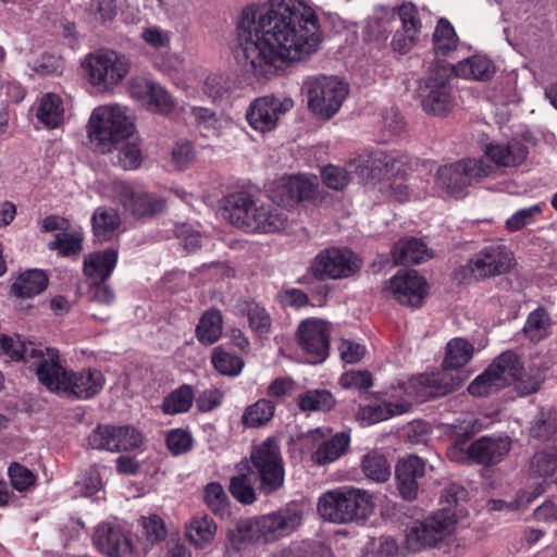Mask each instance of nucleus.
Listing matches in <instances>:
<instances>
[{
	"label": "nucleus",
	"mask_w": 557,
	"mask_h": 557,
	"mask_svg": "<svg viewBox=\"0 0 557 557\" xmlns=\"http://www.w3.org/2000/svg\"><path fill=\"white\" fill-rule=\"evenodd\" d=\"M237 35H317L320 21L312 8L299 0L250 3L239 13Z\"/></svg>",
	"instance_id": "nucleus-1"
},
{
	"label": "nucleus",
	"mask_w": 557,
	"mask_h": 557,
	"mask_svg": "<svg viewBox=\"0 0 557 557\" xmlns=\"http://www.w3.org/2000/svg\"><path fill=\"white\" fill-rule=\"evenodd\" d=\"M323 37H244L235 49L237 63L256 76H264L280 64H293L318 52Z\"/></svg>",
	"instance_id": "nucleus-2"
},
{
	"label": "nucleus",
	"mask_w": 557,
	"mask_h": 557,
	"mask_svg": "<svg viewBox=\"0 0 557 557\" xmlns=\"http://www.w3.org/2000/svg\"><path fill=\"white\" fill-rule=\"evenodd\" d=\"M0 356L7 357L8 361H24L49 391L55 393L70 391V376L59 363L55 349L25 342L17 334L13 336L0 334Z\"/></svg>",
	"instance_id": "nucleus-3"
},
{
	"label": "nucleus",
	"mask_w": 557,
	"mask_h": 557,
	"mask_svg": "<svg viewBox=\"0 0 557 557\" xmlns=\"http://www.w3.org/2000/svg\"><path fill=\"white\" fill-rule=\"evenodd\" d=\"M375 504L367 491L339 486L323 493L318 500V512L325 521L345 524L368 519Z\"/></svg>",
	"instance_id": "nucleus-4"
},
{
	"label": "nucleus",
	"mask_w": 557,
	"mask_h": 557,
	"mask_svg": "<svg viewBox=\"0 0 557 557\" xmlns=\"http://www.w3.org/2000/svg\"><path fill=\"white\" fill-rule=\"evenodd\" d=\"M128 109L119 103L95 108L89 119V138L95 149L101 153L113 152V148L135 132Z\"/></svg>",
	"instance_id": "nucleus-5"
},
{
	"label": "nucleus",
	"mask_w": 557,
	"mask_h": 557,
	"mask_svg": "<svg viewBox=\"0 0 557 557\" xmlns=\"http://www.w3.org/2000/svg\"><path fill=\"white\" fill-rule=\"evenodd\" d=\"M433 396L429 377L420 375L393 388L389 400L361 407L360 418L368 424L379 423L410 411L412 401H425Z\"/></svg>",
	"instance_id": "nucleus-6"
},
{
	"label": "nucleus",
	"mask_w": 557,
	"mask_h": 557,
	"mask_svg": "<svg viewBox=\"0 0 557 557\" xmlns=\"http://www.w3.org/2000/svg\"><path fill=\"white\" fill-rule=\"evenodd\" d=\"M308 109L320 120L332 119L349 95V84L337 77L318 75L304 82Z\"/></svg>",
	"instance_id": "nucleus-7"
},
{
	"label": "nucleus",
	"mask_w": 557,
	"mask_h": 557,
	"mask_svg": "<svg viewBox=\"0 0 557 557\" xmlns=\"http://www.w3.org/2000/svg\"><path fill=\"white\" fill-rule=\"evenodd\" d=\"M88 82L99 91H112L131 71V60L123 53L111 49H100L89 53L84 63Z\"/></svg>",
	"instance_id": "nucleus-8"
},
{
	"label": "nucleus",
	"mask_w": 557,
	"mask_h": 557,
	"mask_svg": "<svg viewBox=\"0 0 557 557\" xmlns=\"http://www.w3.org/2000/svg\"><path fill=\"white\" fill-rule=\"evenodd\" d=\"M457 524V512L441 509L407 528L405 545L408 552L419 553L435 547L450 535Z\"/></svg>",
	"instance_id": "nucleus-9"
},
{
	"label": "nucleus",
	"mask_w": 557,
	"mask_h": 557,
	"mask_svg": "<svg viewBox=\"0 0 557 557\" xmlns=\"http://www.w3.org/2000/svg\"><path fill=\"white\" fill-rule=\"evenodd\" d=\"M250 460L260 481L261 492L269 495L283 486L285 470L280 446L274 437H268L256 446L250 454Z\"/></svg>",
	"instance_id": "nucleus-10"
},
{
	"label": "nucleus",
	"mask_w": 557,
	"mask_h": 557,
	"mask_svg": "<svg viewBox=\"0 0 557 557\" xmlns=\"http://www.w3.org/2000/svg\"><path fill=\"white\" fill-rule=\"evenodd\" d=\"M494 168L483 159H467L441 166L435 184L447 195L457 196L469 185L492 175Z\"/></svg>",
	"instance_id": "nucleus-11"
},
{
	"label": "nucleus",
	"mask_w": 557,
	"mask_h": 557,
	"mask_svg": "<svg viewBox=\"0 0 557 557\" xmlns=\"http://www.w3.org/2000/svg\"><path fill=\"white\" fill-rule=\"evenodd\" d=\"M450 72L445 66H437L420 81L419 97L422 109L428 114L444 116L453 110Z\"/></svg>",
	"instance_id": "nucleus-12"
},
{
	"label": "nucleus",
	"mask_w": 557,
	"mask_h": 557,
	"mask_svg": "<svg viewBox=\"0 0 557 557\" xmlns=\"http://www.w3.org/2000/svg\"><path fill=\"white\" fill-rule=\"evenodd\" d=\"M522 370V363L513 351L500 354L495 361L468 387L473 396H487L513 383Z\"/></svg>",
	"instance_id": "nucleus-13"
},
{
	"label": "nucleus",
	"mask_w": 557,
	"mask_h": 557,
	"mask_svg": "<svg viewBox=\"0 0 557 557\" xmlns=\"http://www.w3.org/2000/svg\"><path fill=\"white\" fill-rule=\"evenodd\" d=\"M87 446L110 453L134 451L144 443L139 429L131 424H98L87 436Z\"/></svg>",
	"instance_id": "nucleus-14"
},
{
	"label": "nucleus",
	"mask_w": 557,
	"mask_h": 557,
	"mask_svg": "<svg viewBox=\"0 0 557 557\" xmlns=\"http://www.w3.org/2000/svg\"><path fill=\"white\" fill-rule=\"evenodd\" d=\"M362 267V261L347 248H326L311 261L309 270L318 280H342L355 275Z\"/></svg>",
	"instance_id": "nucleus-15"
},
{
	"label": "nucleus",
	"mask_w": 557,
	"mask_h": 557,
	"mask_svg": "<svg viewBox=\"0 0 557 557\" xmlns=\"http://www.w3.org/2000/svg\"><path fill=\"white\" fill-rule=\"evenodd\" d=\"M330 336L329 322L319 318L302 320L295 333L297 346L310 364L322 363L329 357Z\"/></svg>",
	"instance_id": "nucleus-16"
},
{
	"label": "nucleus",
	"mask_w": 557,
	"mask_h": 557,
	"mask_svg": "<svg viewBox=\"0 0 557 557\" xmlns=\"http://www.w3.org/2000/svg\"><path fill=\"white\" fill-rule=\"evenodd\" d=\"M131 97L147 111L169 115L175 108V101L170 92L156 81L145 76H134L128 82Z\"/></svg>",
	"instance_id": "nucleus-17"
},
{
	"label": "nucleus",
	"mask_w": 557,
	"mask_h": 557,
	"mask_svg": "<svg viewBox=\"0 0 557 557\" xmlns=\"http://www.w3.org/2000/svg\"><path fill=\"white\" fill-rule=\"evenodd\" d=\"M294 107L292 98L263 96L255 99L246 111V120L250 127L260 133L273 131L280 117Z\"/></svg>",
	"instance_id": "nucleus-18"
},
{
	"label": "nucleus",
	"mask_w": 557,
	"mask_h": 557,
	"mask_svg": "<svg viewBox=\"0 0 557 557\" xmlns=\"http://www.w3.org/2000/svg\"><path fill=\"white\" fill-rule=\"evenodd\" d=\"M513 261V255L506 246L491 245L479 250L469 260L468 268L475 278L484 280L507 273Z\"/></svg>",
	"instance_id": "nucleus-19"
},
{
	"label": "nucleus",
	"mask_w": 557,
	"mask_h": 557,
	"mask_svg": "<svg viewBox=\"0 0 557 557\" xmlns=\"http://www.w3.org/2000/svg\"><path fill=\"white\" fill-rule=\"evenodd\" d=\"M383 293L403 305L418 307L426 295V282L414 270H400L384 283Z\"/></svg>",
	"instance_id": "nucleus-20"
},
{
	"label": "nucleus",
	"mask_w": 557,
	"mask_h": 557,
	"mask_svg": "<svg viewBox=\"0 0 557 557\" xmlns=\"http://www.w3.org/2000/svg\"><path fill=\"white\" fill-rule=\"evenodd\" d=\"M317 180L306 175H288L275 181L271 189L272 199L278 206L293 208L315 196Z\"/></svg>",
	"instance_id": "nucleus-21"
},
{
	"label": "nucleus",
	"mask_w": 557,
	"mask_h": 557,
	"mask_svg": "<svg viewBox=\"0 0 557 557\" xmlns=\"http://www.w3.org/2000/svg\"><path fill=\"white\" fill-rule=\"evenodd\" d=\"M366 164L359 165L358 176L360 180H382V178H405L407 176V157L403 154H392L382 150L372 152L364 161Z\"/></svg>",
	"instance_id": "nucleus-22"
},
{
	"label": "nucleus",
	"mask_w": 557,
	"mask_h": 557,
	"mask_svg": "<svg viewBox=\"0 0 557 557\" xmlns=\"http://www.w3.org/2000/svg\"><path fill=\"white\" fill-rule=\"evenodd\" d=\"M92 541L109 557H140L139 548L134 545L129 534L117 525L110 523L98 525Z\"/></svg>",
	"instance_id": "nucleus-23"
},
{
	"label": "nucleus",
	"mask_w": 557,
	"mask_h": 557,
	"mask_svg": "<svg viewBox=\"0 0 557 557\" xmlns=\"http://www.w3.org/2000/svg\"><path fill=\"white\" fill-rule=\"evenodd\" d=\"M329 429L317 428L308 433L312 441L318 443L311 454V461L317 466H326L335 462L344 456L350 446V435L347 432H338L331 437Z\"/></svg>",
	"instance_id": "nucleus-24"
},
{
	"label": "nucleus",
	"mask_w": 557,
	"mask_h": 557,
	"mask_svg": "<svg viewBox=\"0 0 557 557\" xmlns=\"http://www.w3.org/2000/svg\"><path fill=\"white\" fill-rule=\"evenodd\" d=\"M258 518L262 544L272 543L290 535L302 522L301 513L292 508L281 509Z\"/></svg>",
	"instance_id": "nucleus-25"
},
{
	"label": "nucleus",
	"mask_w": 557,
	"mask_h": 557,
	"mask_svg": "<svg viewBox=\"0 0 557 557\" xmlns=\"http://www.w3.org/2000/svg\"><path fill=\"white\" fill-rule=\"evenodd\" d=\"M247 233H274L285 227L287 215L272 202L258 201L252 218L246 220Z\"/></svg>",
	"instance_id": "nucleus-26"
},
{
	"label": "nucleus",
	"mask_w": 557,
	"mask_h": 557,
	"mask_svg": "<svg viewBox=\"0 0 557 557\" xmlns=\"http://www.w3.org/2000/svg\"><path fill=\"white\" fill-rule=\"evenodd\" d=\"M425 462L411 455L398 461L396 481L399 494L406 500H413L418 495V480L425 474Z\"/></svg>",
	"instance_id": "nucleus-27"
},
{
	"label": "nucleus",
	"mask_w": 557,
	"mask_h": 557,
	"mask_svg": "<svg viewBox=\"0 0 557 557\" xmlns=\"http://www.w3.org/2000/svg\"><path fill=\"white\" fill-rule=\"evenodd\" d=\"M119 199L126 210L139 218L153 215L165 207V202L161 197L146 191H135L127 184L121 185Z\"/></svg>",
	"instance_id": "nucleus-28"
},
{
	"label": "nucleus",
	"mask_w": 557,
	"mask_h": 557,
	"mask_svg": "<svg viewBox=\"0 0 557 557\" xmlns=\"http://www.w3.org/2000/svg\"><path fill=\"white\" fill-rule=\"evenodd\" d=\"M511 449V440L507 435L482 436L471 443L472 461L483 466L500 462Z\"/></svg>",
	"instance_id": "nucleus-29"
},
{
	"label": "nucleus",
	"mask_w": 557,
	"mask_h": 557,
	"mask_svg": "<svg viewBox=\"0 0 557 557\" xmlns=\"http://www.w3.org/2000/svg\"><path fill=\"white\" fill-rule=\"evenodd\" d=\"M529 471L531 478L542 479V483H533L536 485V493L533 494L536 497L544 492V483H557V445L554 443L536 451L531 460Z\"/></svg>",
	"instance_id": "nucleus-30"
},
{
	"label": "nucleus",
	"mask_w": 557,
	"mask_h": 557,
	"mask_svg": "<svg viewBox=\"0 0 557 557\" xmlns=\"http://www.w3.org/2000/svg\"><path fill=\"white\" fill-rule=\"evenodd\" d=\"M258 201L247 191L232 193L224 198L222 214L231 224L245 231L246 220L252 218Z\"/></svg>",
	"instance_id": "nucleus-31"
},
{
	"label": "nucleus",
	"mask_w": 557,
	"mask_h": 557,
	"mask_svg": "<svg viewBox=\"0 0 557 557\" xmlns=\"http://www.w3.org/2000/svg\"><path fill=\"white\" fill-rule=\"evenodd\" d=\"M117 258V250L113 248L88 253L83 267L86 281H108L116 267Z\"/></svg>",
	"instance_id": "nucleus-32"
},
{
	"label": "nucleus",
	"mask_w": 557,
	"mask_h": 557,
	"mask_svg": "<svg viewBox=\"0 0 557 557\" xmlns=\"http://www.w3.org/2000/svg\"><path fill=\"white\" fill-rule=\"evenodd\" d=\"M485 154L498 166H517L525 160L528 149L519 140L491 143L485 148Z\"/></svg>",
	"instance_id": "nucleus-33"
},
{
	"label": "nucleus",
	"mask_w": 557,
	"mask_h": 557,
	"mask_svg": "<svg viewBox=\"0 0 557 557\" xmlns=\"http://www.w3.org/2000/svg\"><path fill=\"white\" fill-rule=\"evenodd\" d=\"M218 524L206 513L194 516L185 525V535L196 548H206L215 539Z\"/></svg>",
	"instance_id": "nucleus-34"
},
{
	"label": "nucleus",
	"mask_w": 557,
	"mask_h": 557,
	"mask_svg": "<svg viewBox=\"0 0 557 557\" xmlns=\"http://www.w3.org/2000/svg\"><path fill=\"white\" fill-rule=\"evenodd\" d=\"M453 70L458 77L481 82L491 79L496 72L493 61L484 54L466 58L459 61Z\"/></svg>",
	"instance_id": "nucleus-35"
},
{
	"label": "nucleus",
	"mask_w": 557,
	"mask_h": 557,
	"mask_svg": "<svg viewBox=\"0 0 557 557\" xmlns=\"http://www.w3.org/2000/svg\"><path fill=\"white\" fill-rule=\"evenodd\" d=\"M432 258L426 245L417 238H406L397 242L393 249V259L399 263H421Z\"/></svg>",
	"instance_id": "nucleus-36"
},
{
	"label": "nucleus",
	"mask_w": 557,
	"mask_h": 557,
	"mask_svg": "<svg viewBox=\"0 0 557 557\" xmlns=\"http://www.w3.org/2000/svg\"><path fill=\"white\" fill-rule=\"evenodd\" d=\"M48 285L47 275L40 270H28L18 275L11 286L17 298H32L42 293Z\"/></svg>",
	"instance_id": "nucleus-37"
},
{
	"label": "nucleus",
	"mask_w": 557,
	"mask_h": 557,
	"mask_svg": "<svg viewBox=\"0 0 557 557\" xmlns=\"http://www.w3.org/2000/svg\"><path fill=\"white\" fill-rule=\"evenodd\" d=\"M228 539L237 549L250 544H262L259 518H247L237 521L234 529L230 530Z\"/></svg>",
	"instance_id": "nucleus-38"
},
{
	"label": "nucleus",
	"mask_w": 557,
	"mask_h": 557,
	"mask_svg": "<svg viewBox=\"0 0 557 557\" xmlns=\"http://www.w3.org/2000/svg\"><path fill=\"white\" fill-rule=\"evenodd\" d=\"M91 222L95 237L99 242H107L119 228L121 219L115 209L99 207L95 210Z\"/></svg>",
	"instance_id": "nucleus-39"
},
{
	"label": "nucleus",
	"mask_w": 557,
	"mask_h": 557,
	"mask_svg": "<svg viewBox=\"0 0 557 557\" xmlns=\"http://www.w3.org/2000/svg\"><path fill=\"white\" fill-rule=\"evenodd\" d=\"M104 384V377L98 370H87L72 375V396L88 399L97 395Z\"/></svg>",
	"instance_id": "nucleus-40"
},
{
	"label": "nucleus",
	"mask_w": 557,
	"mask_h": 557,
	"mask_svg": "<svg viewBox=\"0 0 557 557\" xmlns=\"http://www.w3.org/2000/svg\"><path fill=\"white\" fill-rule=\"evenodd\" d=\"M335 403V397L327 389H308L297 397L298 408L305 413L330 411Z\"/></svg>",
	"instance_id": "nucleus-41"
},
{
	"label": "nucleus",
	"mask_w": 557,
	"mask_h": 557,
	"mask_svg": "<svg viewBox=\"0 0 557 557\" xmlns=\"http://www.w3.org/2000/svg\"><path fill=\"white\" fill-rule=\"evenodd\" d=\"M62 99L52 92L42 96L36 111V117L48 128H55L63 122Z\"/></svg>",
	"instance_id": "nucleus-42"
},
{
	"label": "nucleus",
	"mask_w": 557,
	"mask_h": 557,
	"mask_svg": "<svg viewBox=\"0 0 557 557\" xmlns=\"http://www.w3.org/2000/svg\"><path fill=\"white\" fill-rule=\"evenodd\" d=\"M275 409L270 399L260 398L245 408L240 422L245 428H261L273 419Z\"/></svg>",
	"instance_id": "nucleus-43"
},
{
	"label": "nucleus",
	"mask_w": 557,
	"mask_h": 557,
	"mask_svg": "<svg viewBox=\"0 0 557 557\" xmlns=\"http://www.w3.org/2000/svg\"><path fill=\"white\" fill-rule=\"evenodd\" d=\"M473 346L461 337L450 339L446 345V355L443 361V368L446 370H457L465 367L473 357Z\"/></svg>",
	"instance_id": "nucleus-44"
},
{
	"label": "nucleus",
	"mask_w": 557,
	"mask_h": 557,
	"mask_svg": "<svg viewBox=\"0 0 557 557\" xmlns=\"http://www.w3.org/2000/svg\"><path fill=\"white\" fill-rule=\"evenodd\" d=\"M222 313L218 309L206 311L196 327L197 339L203 345H212L222 335Z\"/></svg>",
	"instance_id": "nucleus-45"
},
{
	"label": "nucleus",
	"mask_w": 557,
	"mask_h": 557,
	"mask_svg": "<svg viewBox=\"0 0 557 557\" xmlns=\"http://www.w3.org/2000/svg\"><path fill=\"white\" fill-rule=\"evenodd\" d=\"M550 329L552 321L548 312L543 308H537L528 315L523 333L530 342L539 343L550 334Z\"/></svg>",
	"instance_id": "nucleus-46"
},
{
	"label": "nucleus",
	"mask_w": 557,
	"mask_h": 557,
	"mask_svg": "<svg viewBox=\"0 0 557 557\" xmlns=\"http://www.w3.org/2000/svg\"><path fill=\"white\" fill-rule=\"evenodd\" d=\"M257 478L258 476L251 469L234 475L230 482V492L232 496L243 505L253 504L257 500V495L252 483Z\"/></svg>",
	"instance_id": "nucleus-47"
},
{
	"label": "nucleus",
	"mask_w": 557,
	"mask_h": 557,
	"mask_svg": "<svg viewBox=\"0 0 557 557\" xmlns=\"http://www.w3.org/2000/svg\"><path fill=\"white\" fill-rule=\"evenodd\" d=\"M361 468L364 475L374 482H386L392 474L386 457L376 450L363 456Z\"/></svg>",
	"instance_id": "nucleus-48"
},
{
	"label": "nucleus",
	"mask_w": 557,
	"mask_h": 557,
	"mask_svg": "<svg viewBox=\"0 0 557 557\" xmlns=\"http://www.w3.org/2000/svg\"><path fill=\"white\" fill-rule=\"evenodd\" d=\"M195 394L190 385L184 384L172 391L162 403V410L166 414L187 412L194 403Z\"/></svg>",
	"instance_id": "nucleus-49"
},
{
	"label": "nucleus",
	"mask_w": 557,
	"mask_h": 557,
	"mask_svg": "<svg viewBox=\"0 0 557 557\" xmlns=\"http://www.w3.org/2000/svg\"><path fill=\"white\" fill-rule=\"evenodd\" d=\"M113 163L123 170H136L143 161L141 149L136 140L125 139L113 148Z\"/></svg>",
	"instance_id": "nucleus-50"
},
{
	"label": "nucleus",
	"mask_w": 557,
	"mask_h": 557,
	"mask_svg": "<svg viewBox=\"0 0 557 557\" xmlns=\"http://www.w3.org/2000/svg\"><path fill=\"white\" fill-rule=\"evenodd\" d=\"M41 227L44 232L63 231L57 234L55 239L49 243L48 247L51 250H58L63 257L70 256V234L65 232L67 221L58 215H49L42 220Z\"/></svg>",
	"instance_id": "nucleus-51"
},
{
	"label": "nucleus",
	"mask_w": 557,
	"mask_h": 557,
	"mask_svg": "<svg viewBox=\"0 0 557 557\" xmlns=\"http://www.w3.org/2000/svg\"><path fill=\"white\" fill-rule=\"evenodd\" d=\"M545 380L544 370L536 366L523 368L515 379V388L521 396L536 393Z\"/></svg>",
	"instance_id": "nucleus-52"
},
{
	"label": "nucleus",
	"mask_w": 557,
	"mask_h": 557,
	"mask_svg": "<svg viewBox=\"0 0 557 557\" xmlns=\"http://www.w3.org/2000/svg\"><path fill=\"white\" fill-rule=\"evenodd\" d=\"M79 292L88 301L101 306H111L115 301V293L107 281H85Z\"/></svg>",
	"instance_id": "nucleus-53"
},
{
	"label": "nucleus",
	"mask_w": 557,
	"mask_h": 557,
	"mask_svg": "<svg viewBox=\"0 0 557 557\" xmlns=\"http://www.w3.org/2000/svg\"><path fill=\"white\" fill-rule=\"evenodd\" d=\"M203 500L214 515L221 518L230 516L228 497L220 483L212 482L206 485Z\"/></svg>",
	"instance_id": "nucleus-54"
},
{
	"label": "nucleus",
	"mask_w": 557,
	"mask_h": 557,
	"mask_svg": "<svg viewBox=\"0 0 557 557\" xmlns=\"http://www.w3.org/2000/svg\"><path fill=\"white\" fill-rule=\"evenodd\" d=\"M141 547L139 552L146 553L152 545L164 540L166 530L163 520L159 516H150L141 520Z\"/></svg>",
	"instance_id": "nucleus-55"
},
{
	"label": "nucleus",
	"mask_w": 557,
	"mask_h": 557,
	"mask_svg": "<svg viewBox=\"0 0 557 557\" xmlns=\"http://www.w3.org/2000/svg\"><path fill=\"white\" fill-rule=\"evenodd\" d=\"M211 361L214 369L222 375L237 376L244 368V360L240 357L224 350L222 347L213 349Z\"/></svg>",
	"instance_id": "nucleus-56"
},
{
	"label": "nucleus",
	"mask_w": 557,
	"mask_h": 557,
	"mask_svg": "<svg viewBox=\"0 0 557 557\" xmlns=\"http://www.w3.org/2000/svg\"><path fill=\"white\" fill-rule=\"evenodd\" d=\"M348 168L349 170L335 165L323 168L321 171L323 183L327 187L336 190L344 189L351 181L350 174L352 173V170H355L356 174L358 175L359 165H357L356 161L350 162Z\"/></svg>",
	"instance_id": "nucleus-57"
},
{
	"label": "nucleus",
	"mask_w": 557,
	"mask_h": 557,
	"mask_svg": "<svg viewBox=\"0 0 557 557\" xmlns=\"http://www.w3.org/2000/svg\"><path fill=\"white\" fill-rule=\"evenodd\" d=\"M245 311L250 329L258 335H268L271 331L272 320L268 311L253 301L246 304Z\"/></svg>",
	"instance_id": "nucleus-58"
},
{
	"label": "nucleus",
	"mask_w": 557,
	"mask_h": 557,
	"mask_svg": "<svg viewBox=\"0 0 557 557\" xmlns=\"http://www.w3.org/2000/svg\"><path fill=\"white\" fill-rule=\"evenodd\" d=\"M542 205H533L529 208H523L516 211L506 221V227L510 232H517L522 230L524 226L533 224L537 218L542 214Z\"/></svg>",
	"instance_id": "nucleus-59"
},
{
	"label": "nucleus",
	"mask_w": 557,
	"mask_h": 557,
	"mask_svg": "<svg viewBox=\"0 0 557 557\" xmlns=\"http://www.w3.org/2000/svg\"><path fill=\"white\" fill-rule=\"evenodd\" d=\"M468 498L467 490L458 484L450 483L442 491L441 503L445 505V510L455 511L457 516L461 513V509H458Z\"/></svg>",
	"instance_id": "nucleus-60"
},
{
	"label": "nucleus",
	"mask_w": 557,
	"mask_h": 557,
	"mask_svg": "<svg viewBox=\"0 0 557 557\" xmlns=\"http://www.w3.org/2000/svg\"><path fill=\"white\" fill-rule=\"evenodd\" d=\"M398 16L401 21L403 29L406 33H420L422 23L419 17V11L412 2H404L398 7Z\"/></svg>",
	"instance_id": "nucleus-61"
},
{
	"label": "nucleus",
	"mask_w": 557,
	"mask_h": 557,
	"mask_svg": "<svg viewBox=\"0 0 557 557\" xmlns=\"http://www.w3.org/2000/svg\"><path fill=\"white\" fill-rule=\"evenodd\" d=\"M166 446L173 455L178 456L191 449L193 437L185 430L174 429L166 435Z\"/></svg>",
	"instance_id": "nucleus-62"
},
{
	"label": "nucleus",
	"mask_w": 557,
	"mask_h": 557,
	"mask_svg": "<svg viewBox=\"0 0 557 557\" xmlns=\"http://www.w3.org/2000/svg\"><path fill=\"white\" fill-rule=\"evenodd\" d=\"M9 475L11 479L12 486L20 491L24 492L34 486L36 482L35 474L28 470L26 467L20 463H13L9 468Z\"/></svg>",
	"instance_id": "nucleus-63"
},
{
	"label": "nucleus",
	"mask_w": 557,
	"mask_h": 557,
	"mask_svg": "<svg viewBox=\"0 0 557 557\" xmlns=\"http://www.w3.org/2000/svg\"><path fill=\"white\" fill-rule=\"evenodd\" d=\"M557 432L556 419L549 413L541 412L530 429L533 437L550 441Z\"/></svg>",
	"instance_id": "nucleus-64"
}]
</instances>
